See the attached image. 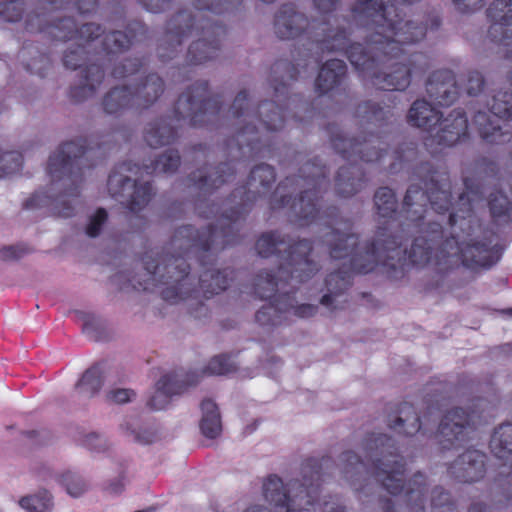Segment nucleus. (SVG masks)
<instances>
[{"label": "nucleus", "mask_w": 512, "mask_h": 512, "mask_svg": "<svg viewBox=\"0 0 512 512\" xmlns=\"http://www.w3.org/2000/svg\"><path fill=\"white\" fill-rule=\"evenodd\" d=\"M18 505L25 512H52L54 497L47 489H39L34 493L20 497Z\"/></svg>", "instance_id": "nucleus-21"}, {"label": "nucleus", "mask_w": 512, "mask_h": 512, "mask_svg": "<svg viewBox=\"0 0 512 512\" xmlns=\"http://www.w3.org/2000/svg\"><path fill=\"white\" fill-rule=\"evenodd\" d=\"M220 31L218 27L203 28V38L193 42L189 47V55L193 62L202 63L217 55L219 41L215 36H218Z\"/></svg>", "instance_id": "nucleus-15"}, {"label": "nucleus", "mask_w": 512, "mask_h": 512, "mask_svg": "<svg viewBox=\"0 0 512 512\" xmlns=\"http://www.w3.org/2000/svg\"><path fill=\"white\" fill-rule=\"evenodd\" d=\"M377 478L391 494H398L403 489V469L398 461H387L381 464Z\"/></svg>", "instance_id": "nucleus-19"}, {"label": "nucleus", "mask_w": 512, "mask_h": 512, "mask_svg": "<svg viewBox=\"0 0 512 512\" xmlns=\"http://www.w3.org/2000/svg\"><path fill=\"white\" fill-rule=\"evenodd\" d=\"M337 0H315V5L319 10L330 11L334 8Z\"/></svg>", "instance_id": "nucleus-63"}, {"label": "nucleus", "mask_w": 512, "mask_h": 512, "mask_svg": "<svg viewBox=\"0 0 512 512\" xmlns=\"http://www.w3.org/2000/svg\"><path fill=\"white\" fill-rule=\"evenodd\" d=\"M483 87V77L479 72H470L467 76L466 90L470 95L477 94Z\"/></svg>", "instance_id": "nucleus-54"}, {"label": "nucleus", "mask_w": 512, "mask_h": 512, "mask_svg": "<svg viewBox=\"0 0 512 512\" xmlns=\"http://www.w3.org/2000/svg\"><path fill=\"white\" fill-rule=\"evenodd\" d=\"M375 205L379 215L390 217L396 208V199L391 189L380 188L375 194Z\"/></svg>", "instance_id": "nucleus-34"}, {"label": "nucleus", "mask_w": 512, "mask_h": 512, "mask_svg": "<svg viewBox=\"0 0 512 512\" xmlns=\"http://www.w3.org/2000/svg\"><path fill=\"white\" fill-rule=\"evenodd\" d=\"M60 485L65 489L66 493L73 498L82 496L89 489V485L83 477L71 472H67L61 476Z\"/></svg>", "instance_id": "nucleus-33"}, {"label": "nucleus", "mask_w": 512, "mask_h": 512, "mask_svg": "<svg viewBox=\"0 0 512 512\" xmlns=\"http://www.w3.org/2000/svg\"><path fill=\"white\" fill-rule=\"evenodd\" d=\"M491 452L498 459H508L512 453V425L500 426L490 441Z\"/></svg>", "instance_id": "nucleus-27"}, {"label": "nucleus", "mask_w": 512, "mask_h": 512, "mask_svg": "<svg viewBox=\"0 0 512 512\" xmlns=\"http://www.w3.org/2000/svg\"><path fill=\"white\" fill-rule=\"evenodd\" d=\"M254 132V127H251V126H246L244 129H242L238 136H237V140L240 144H242L243 142L245 141H248L249 138H248V135L253 133Z\"/></svg>", "instance_id": "nucleus-64"}, {"label": "nucleus", "mask_w": 512, "mask_h": 512, "mask_svg": "<svg viewBox=\"0 0 512 512\" xmlns=\"http://www.w3.org/2000/svg\"><path fill=\"white\" fill-rule=\"evenodd\" d=\"M449 190L450 184L444 177H441L440 180L431 179L426 197L430 201L432 209L436 211L448 210L450 206Z\"/></svg>", "instance_id": "nucleus-26"}, {"label": "nucleus", "mask_w": 512, "mask_h": 512, "mask_svg": "<svg viewBox=\"0 0 512 512\" xmlns=\"http://www.w3.org/2000/svg\"><path fill=\"white\" fill-rule=\"evenodd\" d=\"M348 40L344 32H340L325 41V47L330 50H345L351 64L366 76H371L373 84L381 89L404 90L410 84V78L418 73L417 69L407 67L405 64H392L387 72H374L375 60L370 58L361 44H353L346 48Z\"/></svg>", "instance_id": "nucleus-3"}, {"label": "nucleus", "mask_w": 512, "mask_h": 512, "mask_svg": "<svg viewBox=\"0 0 512 512\" xmlns=\"http://www.w3.org/2000/svg\"><path fill=\"white\" fill-rule=\"evenodd\" d=\"M191 17L187 13H180L178 14L172 22L169 24V38L171 40H176L177 43H180L182 41V38L186 35L185 29L182 27V25H185V28L189 30V33L192 34L193 31L190 30L191 27Z\"/></svg>", "instance_id": "nucleus-36"}, {"label": "nucleus", "mask_w": 512, "mask_h": 512, "mask_svg": "<svg viewBox=\"0 0 512 512\" xmlns=\"http://www.w3.org/2000/svg\"><path fill=\"white\" fill-rule=\"evenodd\" d=\"M312 195H314V193H312L311 190H306L303 195H301L300 199L292 206L295 213L299 214L302 218H309L316 211V205Z\"/></svg>", "instance_id": "nucleus-42"}, {"label": "nucleus", "mask_w": 512, "mask_h": 512, "mask_svg": "<svg viewBox=\"0 0 512 512\" xmlns=\"http://www.w3.org/2000/svg\"><path fill=\"white\" fill-rule=\"evenodd\" d=\"M202 419L200 428L208 438L217 437L222 431L220 413L212 400H204L201 404Z\"/></svg>", "instance_id": "nucleus-22"}, {"label": "nucleus", "mask_w": 512, "mask_h": 512, "mask_svg": "<svg viewBox=\"0 0 512 512\" xmlns=\"http://www.w3.org/2000/svg\"><path fill=\"white\" fill-rule=\"evenodd\" d=\"M316 490L312 489L311 491L301 490L299 494H296L294 498L291 500L292 504L287 505L286 512H300L304 510L305 512H309V508H303L302 505L312 506V493H315Z\"/></svg>", "instance_id": "nucleus-46"}, {"label": "nucleus", "mask_w": 512, "mask_h": 512, "mask_svg": "<svg viewBox=\"0 0 512 512\" xmlns=\"http://www.w3.org/2000/svg\"><path fill=\"white\" fill-rule=\"evenodd\" d=\"M86 83L85 86H88L92 91L95 89V83H100L103 78V72L98 66H91L86 72Z\"/></svg>", "instance_id": "nucleus-57"}, {"label": "nucleus", "mask_w": 512, "mask_h": 512, "mask_svg": "<svg viewBox=\"0 0 512 512\" xmlns=\"http://www.w3.org/2000/svg\"><path fill=\"white\" fill-rule=\"evenodd\" d=\"M471 418L462 409L448 412L439 426V442L443 448H449L454 440H464Z\"/></svg>", "instance_id": "nucleus-11"}, {"label": "nucleus", "mask_w": 512, "mask_h": 512, "mask_svg": "<svg viewBox=\"0 0 512 512\" xmlns=\"http://www.w3.org/2000/svg\"><path fill=\"white\" fill-rule=\"evenodd\" d=\"M180 158L177 152L169 150L165 152L156 162L151 172L168 173L177 169Z\"/></svg>", "instance_id": "nucleus-40"}, {"label": "nucleus", "mask_w": 512, "mask_h": 512, "mask_svg": "<svg viewBox=\"0 0 512 512\" xmlns=\"http://www.w3.org/2000/svg\"><path fill=\"white\" fill-rule=\"evenodd\" d=\"M488 112L479 110L473 119L481 136L491 143H504L510 139L508 125L502 120L512 118V93L499 91L488 103Z\"/></svg>", "instance_id": "nucleus-7"}, {"label": "nucleus", "mask_w": 512, "mask_h": 512, "mask_svg": "<svg viewBox=\"0 0 512 512\" xmlns=\"http://www.w3.org/2000/svg\"><path fill=\"white\" fill-rule=\"evenodd\" d=\"M83 445L93 451L100 452L106 449L107 442L103 436L97 433H89L85 435L83 439Z\"/></svg>", "instance_id": "nucleus-53"}, {"label": "nucleus", "mask_w": 512, "mask_h": 512, "mask_svg": "<svg viewBox=\"0 0 512 512\" xmlns=\"http://www.w3.org/2000/svg\"><path fill=\"white\" fill-rule=\"evenodd\" d=\"M171 138L172 130L166 125L150 127L147 130L145 136L147 143L152 147H157L158 145L168 143Z\"/></svg>", "instance_id": "nucleus-39"}, {"label": "nucleus", "mask_w": 512, "mask_h": 512, "mask_svg": "<svg viewBox=\"0 0 512 512\" xmlns=\"http://www.w3.org/2000/svg\"><path fill=\"white\" fill-rule=\"evenodd\" d=\"M393 429L406 435H412L420 429V420L416 414H412L406 419L398 417L393 425Z\"/></svg>", "instance_id": "nucleus-45"}, {"label": "nucleus", "mask_w": 512, "mask_h": 512, "mask_svg": "<svg viewBox=\"0 0 512 512\" xmlns=\"http://www.w3.org/2000/svg\"><path fill=\"white\" fill-rule=\"evenodd\" d=\"M103 105L107 113L115 114L125 108L135 106L134 96L126 87L115 88L107 94Z\"/></svg>", "instance_id": "nucleus-28"}, {"label": "nucleus", "mask_w": 512, "mask_h": 512, "mask_svg": "<svg viewBox=\"0 0 512 512\" xmlns=\"http://www.w3.org/2000/svg\"><path fill=\"white\" fill-rule=\"evenodd\" d=\"M266 127L270 130H276L281 126V118L279 113L274 111L273 116L269 119L264 120Z\"/></svg>", "instance_id": "nucleus-62"}, {"label": "nucleus", "mask_w": 512, "mask_h": 512, "mask_svg": "<svg viewBox=\"0 0 512 512\" xmlns=\"http://www.w3.org/2000/svg\"><path fill=\"white\" fill-rule=\"evenodd\" d=\"M485 455L477 450L467 451L460 456L452 467L453 474L463 482H474L482 478L485 472Z\"/></svg>", "instance_id": "nucleus-13"}, {"label": "nucleus", "mask_w": 512, "mask_h": 512, "mask_svg": "<svg viewBox=\"0 0 512 512\" xmlns=\"http://www.w3.org/2000/svg\"><path fill=\"white\" fill-rule=\"evenodd\" d=\"M449 501V496L442 489H435L432 494V505L434 507H440L447 504Z\"/></svg>", "instance_id": "nucleus-60"}, {"label": "nucleus", "mask_w": 512, "mask_h": 512, "mask_svg": "<svg viewBox=\"0 0 512 512\" xmlns=\"http://www.w3.org/2000/svg\"><path fill=\"white\" fill-rule=\"evenodd\" d=\"M123 434L131 441L139 444H149L156 440L154 429L137 419H129L121 425Z\"/></svg>", "instance_id": "nucleus-24"}, {"label": "nucleus", "mask_w": 512, "mask_h": 512, "mask_svg": "<svg viewBox=\"0 0 512 512\" xmlns=\"http://www.w3.org/2000/svg\"><path fill=\"white\" fill-rule=\"evenodd\" d=\"M153 268L154 270L151 271L150 266L146 267L148 278L144 284L140 283L144 290L158 288L163 299L171 303H177L189 295L188 265L183 259L173 258Z\"/></svg>", "instance_id": "nucleus-5"}, {"label": "nucleus", "mask_w": 512, "mask_h": 512, "mask_svg": "<svg viewBox=\"0 0 512 512\" xmlns=\"http://www.w3.org/2000/svg\"><path fill=\"white\" fill-rule=\"evenodd\" d=\"M130 45L128 36L120 31L112 32L105 36L104 48L108 52H116L127 48Z\"/></svg>", "instance_id": "nucleus-44"}, {"label": "nucleus", "mask_w": 512, "mask_h": 512, "mask_svg": "<svg viewBox=\"0 0 512 512\" xmlns=\"http://www.w3.org/2000/svg\"><path fill=\"white\" fill-rule=\"evenodd\" d=\"M107 187L113 197L125 198L122 203L126 204L131 211H137L144 207L152 195L149 183L136 184L120 172H114L109 176Z\"/></svg>", "instance_id": "nucleus-10"}, {"label": "nucleus", "mask_w": 512, "mask_h": 512, "mask_svg": "<svg viewBox=\"0 0 512 512\" xmlns=\"http://www.w3.org/2000/svg\"><path fill=\"white\" fill-rule=\"evenodd\" d=\"M72 148V144H66L49 158L48 170L52 177L70 174L73 162L69 153L72 152Z\"/></svg>", "instance_id": "nucleus-29"}, {"label": "nucleus", "mask_w": 512, "mask_h": 512, "mask_svg": "<svg viewBox=\"0 0 512 512\" xmlns=\"http://www.w3.org/2000/svg\"><path fill=\"white\" fill-rule=\"evenodd\" d=\"M335 148L348 159L359 154L360 158L366 162H372L380 159L381 155L374 146V141L358 142L352 139H341L334 143Z\"/></svg>", "instance_id": "nucleus-17"}, {"label": "nucleus", "mask_w": 512, "mask_h": 512, "mask_svg": "<svg viewBox=\"0 0 512 512\" xmlns=\"http://www.w3.org/2000/svg\"><path fill=\"white\" fill-rule=\"evenodd\" d=\"M206 84L199 83L195 87V94L189 93L181 95L177 101L176 110L177 113L183 117H191V121L196 123L194 120L195 112L202 110L205 105Z\"/></svg>", "instance_id": "nucleus-18"}, {"label": "nucleus", "mask_w": 512, "mask_h": 512, "mask_svg": "<svg viewBox=\"0 0 512 512\" xmlns=\"http://www.w3.org/2000/svg\"><path fill=\"white\" fill-rule=\"evenodd\" d=\"M102 386V370L99 366L88 369L76 384V389L85 397L94 395Z\"/></svg>", "instance_id": "nucleus-30"}, {"label": "nucleus", "mask_w": 512, "mask_h": 512, "mask_svg": "<svg viewBox=\"0 0 512 512\" xmlns=\"http://www.w3.org/2000/svg\"><path fill=\"white\" fill-rule=\"evenodd\" d=\"M301 490L309 491L301 485H297L296 483L292 485L289 489V495L284 491V486L281 481L276 476L269 477L266 483L264 484V494L268 501L275 503L276 506L287 507V505H291V500L294 498L296 494H299Z\"/></svg>", "instance_id": "nucleus-16"}, {"label": "nucleus", "mask_w": 512, "mask_h": 512, "mask_svg": "<svg viewBox=\"0 0 512 512\" xmlns=\"http://www.w3.org/2000/svg\"><path fill=\"white\" fill-rule=\"evenodd\" d=\"M307 25V19L297 13L293 6L287 5L276 16L275 29L280 38L288 39L297 36Z\"/></svg>", "instance_id": "nucleus-14"}, {"label": "nucleus", "mask_w": 512, "mask_h": 512, "mask_svg": "<svg viewBox=\"0 0 512 512\" xmlns=\"http://www.w3.org/2000/svg\"><path fill=\"white\" fill-rule=\"evenodd\" d=\"M136 394L133 390L127 388L113 389L108 393V399L116 404H124L132 401Z\"/></svg>", "instance_id": "nucleus-52"}, {"label": "nucleus", "mask_w": 512, "mask_h": 512, "mask_svg": "<svg viewBox=\"0 0 512 512\" xmlns=\"http://www.w3.org/2000/svg\"><path fill=\"white\" fill-rule=\"evenodd\" d=\"M346 66L342 60L332 59L326 62V64L320 70L316 81V87L321 92H326L334 87L344 76Z\"/></svg>", "instance_id": "nucleus-20"}, {"label": "nucleus", "mask_w": 512, "mask_h": 512, "mask_svg": "<svg viewBox=\"0 0 512 512\" xmlns=\"http://www.w3.org/2000/svg\"><path fill=\"white\" fill-rule=\"evenodd\" d=\"M22 166V156L18 152L0 150V178L17 172Z\"/></svg>", "instance_id": "nucleus-37"}, {"label": "nucleus", "mask_w": 512, "mask_h": 512, "mask_svg": "<svg viewBox=\"0 0 512 512\" xmlns=\"http://www.w3.org/2000/svg\"><path fill=\"white\" fill-rule=\"evenodd\" d=\"M418 196L420 198L425 197L424 193H422L420 190H418L415 187H410L407 190V192H406V195H405V198H404V205H405V207H407L408 213H412L413 215L417 214L418 215L417 218H421L422 217V214H421L422 208H421V206H419V209L415 207L412 210V208L415 205L414 200L418 199ZM411 219L415 220L416 218L414 216H411Z\"/></svg>", "instance_id": "nucleus-50"}, {"label": "nucleus", "mask_w": 512, "mask_h": 512, "mask_svg": "<svg viewBox=\"0 0 512 512\" xmlns=\"http://www.w3.org/2000/svg\"><path fill=\"white\" fill-rule=\"evenodd\" d=\"M107 218V213L104 209H98L95 214H93L87 225L86 232L90 237H96L100 231L101 227L104 224Z\"/></svg>", "instance_id": "nucleus-51"}, {"label": "nucleus", "mask_w": 512, "mask_h": 512, "mask_svg": "<svg viewBox=\"0 0 512 512\" xmlns=\"http://www.w3.org/2000/svg\"><path fill=\"white\" fill-rule=\"evenodd\" d=\"M442 118L439 112L426 100H416L411 105L407 120L412 126L426 131H435L431 141L438 144L453 145L467 130V119L460 110H454L449 116Z\"/></svg>", "instance_id": "nucleus-4"}, {"label": "nucleus", "mask_w": 512, "mask_h": 512, "mask_svg": "<svg viewBox=\"0 0 512 512\" xmlns=\"http://www.w3.org/2000/svg\"><path fill=\"white\" fill-rule=\"evenodd\" d=\"M395 11L393 5L384 7L381 0H367L356 6L359 19L373 31L370 51L396 56L400 51L397 43H413L425 37L427 28L418 20L402 24V20L388 18Z\"/></svg>", "instance_id": "nucleus-1"}, {"label": "nucleus", "mask_w": 512, "mask_h": 512, "mask_svg": "<svg viewBox=\"0 0 512 512\" xmlns=\"http://www.w3.org/2000/svg\"><path fill=\"white\" fill-rule=\"evenodd\" d=\"M234 370V362L229 357L220 355L210 360L204 372L209 375H226Z\"/></svg>", "instance_id": "nucleus-38"}, {"label": "nucleus", "mask_w": 512, "mask_h": 512, "mask_svg": "<svg viewBox=\"0 0 512 512\" xmlns=\"http://www.w3.org/2000/svg\"><path fill=\"white\" fill-rule=\"evenodd\" d=\"M489 205L492 215L498 217L508 212L510 203L505 195L498 192L491 195Z\"/></svg>", "instance_id": "nucleus-48"}, {"label": "nucleus", "mask_w": 512, "mask_h": 512, "mask_svg": "<svg viewBox=\"0 0 512 512\" xmlns=\"http://www.w3.org/2000/svg\"><path fill=\"white\" fill-rule=\"evenodd\" d=\"M75 315L77 319L82 323L83 332L90 337H94L96 330L100 326L99 319L94 315L83 311H76Z\"/></svg>", "instance_id": "nucleus-47"}, {"label": "nucleus", "mask_w": 512, "mask_h": 512, "mask_svg": "<svg viewBox=\"0 0 512 512\" xmlns=\"http://www.w3.org/2000/svg\"><path fill=\"white\" fill-rule=\"evenodd\" d=\"M142 4L152 12H158L162 9L166 0H140Z\"/></svg>", "instance_id": "nucleus-61"}, {"label": "nucleus", "mask_w": 512, "mask_h": 512, "mask_svg": "<svg viewBox=\"0 0 512 512\" xmlns=\"http://www.w3.org/2000/svg\"><path fill=\"white\" fill-rule=\"evenodd\" d=\"M280 243L279 235L275 233L264 234L258 239L256 249L259 255L268 257L275 251H278V245Z\"/></svg>", "instance_id": "nucleus-41"}, {"label": "nucleus", "mask_w": 512, "mask_h": 512, "mask_svg": "<svg viewBox=\"0 0 512 512\" xmlns=\"http://www.w3.org/2000/svg\"><path fill=\"white\" fill-rule=\"evenodd\" d=\"M274 180L275 173L273 168L269 165H260L252 170L248 184L250 189H258V184L265 188Z\"/></svg>", "instance_id": "nucleus-35"}, {"label": "nucleus", "mask_w": 512, "mask_h": 512, "mask_svg": "<svg viewBox=\"0 0 512 512\" xmlns=\"http://www.w3.org/2000/svg\"><path fill=\"white\" fill-rule=\"evenodd\" d=\"M309 251L310 244L306 240L299 242L292 248L290 262L279 269V282H274L273 276L268 272L260 273L255 281V292L258 296L260 298H270L276 288L282 285V278L286 279L288 275L291 276V279L303 281L316 271V265L312 264L307 258Z\"/></svg>", "instance_id": "nucleus-8"}, {"label": "nucleus", "mask_w": 512, "mask_h": 512, "mask_svg": "<svg viewBox=\"0 0 512 512\" xmlns=\"http://www.w3.org/2000/svg\"><path fill=\"white\" fill-rule=\"evenodd\" d=\"M26 253V249L21 246H6L0 249V259L5 261L15 260Z\"/></svg>", "instance_id": "nucleus-56"}, {"label": "nucleus", "mask_w": 512, "mask_h": 512, "mask_svg": "<svg viewBox=\"0 0 512 512\" xmlns=\"http://www.w3.org/2000/svg\"><path fill=\"white\" fill-rule=\"evenodd\" d=\"M67 197V194L60 195L53 201L54 209L63 217H69L72 215V206L70 205V200H68Z\"/></svg>", "instance_id": "nucleus-55"}, {"label": "nucleus", "mask_w": 512, "mask_h": 512, "mask_svg": "<svg viewBox=\"0 0 512 512\" xmlns=\"http://www.w3.org/2000/svg\"><path fill=\"white\" fill-rule=\"evenodd\" d=\"M327 242L330 245V253L333 258L349 257L351 268L359 273H368L374 269L376 264L382 260L384 252L394 251L382 243L372 244L360 251H354L357 244V237L350 233H340L339 231L331 233Z\"/></svg>", "instance_id": "nucleus-6"}, {"label": "nucleus", "mask_w": 512, "mask_h": 512, "mask_svg": "<svg viewBox=\"0 0 512 512\" xmlns=\"http://www.w3.org/2000/svg\"><path fill=\"white\" fill-rule=\"evenodd\" d=\"M228 285V279L226 274L209 270L201 275L200 287L204 294H215L224 289Z\"/></svg>", "instance_id": "nucleus-32"}, {"label": "nucleus", "mask_w": 512, "mask_h": 512, "mask_svg": "<svg viewBox=\"0 0 512 512\" xmlns=\"http://www.w3.org/2000/svg\"><path fill=\"white\" fill-rule=\"evenodd\" d=\"M486 251L484 245L461 244L454 237L443 241V231L439 223L429 224V228L422 231L408 252L410 262L419 267L433 265L439 269H447L460 262L467 266L482 265L479 256Z\"/></svg>", "instance_id": "nucleus-2"}, {"label": "nucleus", "mask_w": 512, "mask_h": 512, "mask_svg": "<svg viewBox=\"0 0 512 512\" xmlns=\"http://www.w3.org/2000/svg\"><path fill=\"white\" fill-rule=\"evenodd\" d=\"M427 93L438 105L448 106L455 101L458 90L450 71L434 73L427 83Z\"/></svg>", "instance_id": "nucleus-12"}, {"label": "nucleus", "mask_w": 512, "mask_h": 512, "mask_svg": "<svg viewBox=\"0 0 512 512\" xmlns=\"http://www.w3.org/2000/svg\"><path fill=\"white\" fill-rule=\"evenodd\" d=\"M80 38L93 40L101 34V28L99 25L89 23L83 25L79 30Z\"/></svg>", "instance_id": "nucleus-58"}, {"label": "nucleus", "mask_w": 512, "mask_h": 512, "mask_svg": "<svg viewBox=\"0 0 512 512\" xmlns=\"http://www.w3.org/2000/svg\"><path fill=\"white\" fill-rule=\"evenodd\" d=\"M173 242L175 247H185L187 250L198 248L204 250L208 249L206 241H203L199 233L190 226L180 228L176 232Z\"/></svg>", "instance_id": "nucleus-31"}, {"label": "nucleus", "mask_w": 512, "mask_h": 512, "mask_svg": "<svg viewBox=\"0 0 512 512\" xmlns=\"http://www.w3.org/2000/svg\"><path fill=\"white\" fill-rule=\"evenodd\" d=\"M138 70L137 61L127 60L125 63L116 67L114 70V76L117 78L125 77L128 74H133Z\"/></svg>", "instance_id": "nucleus-59"}, {"label": "nucleus", "mask_w": 512, "mask_h": 512, "mask_svg": "<svg viewBox=\"0 0 512 512\" xmlns=\"http://www.w3.org/2000/svg\"><path fill=\"white\" fill-rule=\"evenodd\" d=\"M180 391V388H175V382L171 377L164 376L157 382L147 404L153 410H163L168 406L171 397Z\"/></svg>", "instance_id": "nucleus-23"}, {"label": "nucleus", "mask_w": 512, "mask_h": 512, "mask_svg": "<svg viewBox=\"0 0 512 512\" xmlns=\"http://www.w3.org/2000/svg\"><path fill=\"white\" fill-rule=\"evenodd\" d=\"M424 477L421 474L415 475V477L409 482V485L405 491V497L407 501L416 505L422 504L423 501V488Z\"/></svg>", "instance_id": "nucleus-43"}, {"label": "nucleus", "mask_w": 512, "mask_h": 512, "mask_svg": "<svg viewBox=\"0 0 512 512\" xmlns=\"http://www.w3.org/2000/svg\"><path fill=\"white\" fill-rule=\"evenodd\" d=\"M317 307L311 304H296L293 296L282 294L273 303L263 306L256 313V320L261 325H278L290 320L293 316L307 318L313 316Z\"/></svg>", "instance_id": "nucleus-9"}, {"label": "nucleus", "mask_w": 512, "mask_h": 512, "mask_svg": "<svg viewBox=\"0 0 512 512\" xmlns=\"http://www.w3.org/2000/svg\"><path fill=\"white\" fill-rule=\"evenodd\" d=\"M337 189L342 195L348 197L357 192L356 182L354 178L346 176V170L341 169L337 178Z\"/></svg>", "instance_id": "nucleus-49"}, {"label": "nucleus", "mask_w": 512, "mask_h": 512, "mask_svg": "<svg viewBox=\"0 0 512 512\" xmlns=\"http://www.w3.org/2000/svg\"><path fill=\"white\" fill-rule=\"evenodd\" d=\"M163 91V83L159 76L150 75L141 88L132 92L135 106L145 107L155 101Z\"/></svg>", "instance_id": "nucleus-25"}]
</instances>
